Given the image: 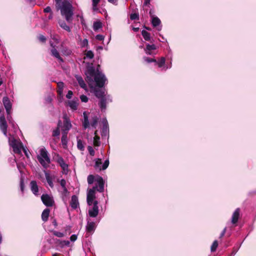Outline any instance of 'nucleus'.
<instances>
[{
  "label": "nucleus",
  "mask_w": 256,
  "mask_h": 256,
  "mask_svg": "<svg viewBox=\"0 0 256 256\" xmlns=\"http://www.w3.org/2000/svg\"><path fill=\"white\" fill-rule=\"evenodd\" d=\"M70 242L68 240H61V242L60 244V246L61 248H63L64 246H68Z\"/></svg>",
  "instance_id": "46"
},
{
  "label": "nucleus",
  "mask_w": 256,
  "mask_h": 256,
  "mask_svg": "<svg viewBox=\"0 0 256 256\" xmlns=\"http://www.w3.org/2000/svg\"><path fill=\"white\" fill-rule=\"evenodd\" d=\"M56 161L63 170H64L68 169V165L65 163L64 158L62 156H58Z\"/></svg>",
  "instance_id": "17"
},
{
  "label": "nucleus",
  "mask_w": 256,
  "mask_h": 256,
  "mask_svg": "<svg viewBox=\"0 0 256 256\" xmlns=\"http://www.w3.org/2000/svg\"><path fill=\"white\" fill-rule=\"evenodd\" d=\"M61 141L63 148H66L67 147V137L62 136Z\"/></svg>",
  "instance_id": "41"
},
{
  "label": "nucleus",
  "mask_w": 256,
  "mask_h": 256,
  "mask_svg": "<svg viewBox=\"0 0 256 256\" xmlns=\"http://www.w3.org/2000/svg\"><path fill=\"white\" fill-rule=\"evenodd\" d=\"M218 246V240H215L213 242L212 245L211 246V247H210L211 252H214L216 250Z\"/></svg>",
  "instance_id": "32"
},
{
  "label": "nucleus",
  "mask_w": 256,
  "mask_h": 256,
  "mask_svg": "<svg viewBox=\"0 0 256 256\" xmlns=\"http://www.w3.org/2000/svg\"><path fill=\"white\" fill-rule=\"evenodd\" d=\"M18 144L14 138H12V140L9 139V144L11 147L14 148Z\"/></svg>",
  "instance_id": "36"
},
{
  "label": "nucleus",
  "mask_w": 256,
  "mask_h": 256,
  "mask_svg": "<svg viewBox=\"0 0 256 256\" xmlns=\"http://www.w3.org/2000/svg\"><path fill=\"white\" fill-rule=\"evenodd\" d=\"M60 124H61V121L59 120L58 123V126H60ZM60 132L59 128L58 127L56 130H55L53 131L52 136H58L60 135Z\"/></svg>",
  "instance_id": "35"
},
{
  "label": "nucleus",
  "mask_w": 256,
  "mask_h": 256,
  "mask_svg": "<svg viewBox=\"0 0 256 256\" xmlns=\"http://www.w3.org/2000/svg\"><path fill=\"white\" fill-rule=\"evenodd\" d=\"M54 243L60 246V244L61 242V240L58 239V238H55V239H54Z\"/></svg>",
  "instance_id": "60"
},
{
  "label": "nucleus",
  "mask_w": 256,
  "mask_h": 256,
  "mask_svg": "<svg viewBox=\"0 0 256 256\" xmlns=\"http://www.w3.org/2000/svg\"><path fill=\"white\" fill-rule=\"evenodd\" d=\"M96 181L99 187V188L97 190L100 192H102L104 190V182L103 178L101 176H98Z\"/></svg>",
  "instance_id": "18"
},
{
  "label": "nucleus",
  "mask_w": 256,
  "mask_h": 256,
  "mask_svg": "<svg viewBox=\"0 0 256 256\" xmlns=\"http://www.w3.org/2000/svg\"><path fill=\"white\" fill-rule=\"evenodd\" d=\"M143 58L144 60V61L147 62L148 63H150V62H152L157 63L156 60L154 58H150L146 57V56L144 57Z\"/></svg>",
  "instance_id": "39"
},
{
  "label": "nucleus",
  "mask_w": 256,
  "mask_h": 256,
  "mask_svg": "<svg viewBox=\"0 0 256 256\" xmlns=\"http://www.w3.org/2000/svg\"><path fill=\"white\" fill-rule=\"evenodd\" d=\"M59 24H60V26L63 29H64V30H66L68 32L70 31V28L66 24L65 22H59Z\"/></svg>",
  "instance_id": "31"
},
{
  "label": "nucleus",
  "mask_w": 256,
  "mask_h": 256,
  "mask_svg": "<svg viewBox=\"0 0 256 256\" xmlns=\"http://www.w3.org/2000/svg\"><path fill=\"white\" fill-rule=\"evenodd\" d=\"M46 181H47L48 183V184L49 186L51 188H52L54 186V184L52 182V178L49 175V174H48L47 173L46 174Z\"/></svg>",
  "instance_id": "33"
},
{
  "label": "nucleus",
  "mask_w": 256,
  "mask_h": 256,
  "mask_svg": "<svg viewBox=\"0 0 256 256\" xmlns=\"http://www.w3.org/2000/svg\"><path fill=\"white\" fill-rule=\"evenodd\" d=\"M68 104L71 109L76 110L78 108V104L76 101L72 100L68 102Z\"/></svg>",
  "instance_id": "22"
},
{
  "label": "nucleus",
  "mask_w": 256,
  "mask_h": 256,
  "mask_svg": "<svg viewBox=\"0 0 256 256\" xmlns=\"http://www.w3.org/2000/svg\"><path fill=\"white\" fill-rule=\"evenodd\" d=\"M52 224L55 227H56L58 226V223L56 222V220L55 218H54L52 220Z\"/></svg>",
  "instance_id": "64"
},
{
  "label": "nucleus",
  "mask_w": 256,
  "mask_h": 256,
  "mask_svg": "<svg viewBox=\"0 0 256 256\" xmlns=\"http://www.w3.org/2000/svg\"><path fill=\"white\" fill-rule=\"evenodd\" d=\"M165 61H166L165 58L164 57H161L160 60L156 64H158V66L159 68H162L164 64Z\"/></svg>",
  "instance_id": "37"
},
{
  "label": "nucleus",
  "mask_w": 256,
  "mask_h": 256,
  "mask_svg": "<svg viewBox=\"0 0 256 256\" xmlns=\"http://www.w3.org/2000/svg\"><path fill=\"white\" fill-rule=\"evenodd\" d=\"M77 147L80 150L84 151V146L83 144L82 141L80 139L78 140Z\"/></svg>",
  "instance_id": "29"
},
{
  "label": "nucleus",
  "mask_w": 256,
  "mask_h": 256,
  "mask_svg": "<svg viewBox=\"0 0 256 256\" xmlns=\"http://www.w3.org/2000/svg\"><path fill=\"white\" fill-rule=\"evenodd\" d=\"M107 126H104L103 128H102V136L104 135V134H106V131H107Z\"/></svg>",
  "instance_id": "56"
},
{
  "label": "nucleus",
  "mask_w": 256,
  "mask_h": 256,
  "mask_svg": "<svg viewBox=\"0 0 256 256\" xmlns=\"http://www.w3.org/2000/svg\"><path fill=\"white\" fill-rule=\"evenodd\" d=\"M142 34L145 40L150 41V34L145 30L142 31Z\"/></svg>",
  "instance_id": "23"
},
{
  "label": "nucleus",
  "mask_w": 256,
  "mask_h": 256,
  "mask_svg": "<svg viewBox=\"0 0 256 256\" xmlns=\"http://www.w3.org/2000/svg\"><path fill=\"white\" fill-rule=\"evenodd\" d=\"M130 18L131 20H139V14L138 13L131 14Z\"/></svg>",
  "instance_id": "38"
},
{
  "label": "nucleus",
  "mask_w": 256,
  "mask_h": 256,
  "mask_svg": "<svg viewBox=\"0 0 256 256\" xmlns=\"http://www.w3.org/2000/svg\"><path fill=\"white\" fill-rule=\"evenodd\" d=\"M86 56L90 59L94 58V54L92 50H88L86 54Z\"/></svg>",
  "instance_id": "45"
},
{
  "label": "nucleus",
  "mask_w": 256,
  "mask_h": 256,
  "mask_svg": "<svg viewBox=\"0 0 256 256\" xmlns=\"http://www.w3.org/2000/svg\"><path fill=\"white\" fill-rule=\"evenodd\" d=\"M40 156H38V160L44 167L46 168L50 162L48 152L45 148H42L40 150Z\"/></svg>",
  "instance_id": "3"
},
{
  "label": "nucleus",
  "mask_w": 256,
  "mask_h": 256,
  "mask_svg": "<svg viewBox=\"0 0 256 256\" xmlns=\"http://www.w3.org/2000/svg\"><path fill=\"white\" fill-rule=\"evenodd\" d=\"M86 45H88V40L87 39H84L82 41V46H84Z\"/></svg>",
  "instance_id": "62"
},
{
  "label": "nucleus",
  "mask_w": 256,
  "mask_h": 256,
  "mask_svg": "<svg viewBox=\"0 0 256 256\" xmlns=\"http://www.w3.org/2000/svg\"><path fill=\"white\" fill-rule=\"evenodd\" d=\"M108 2L110 3H112L114 4L117 5L118 4V0H108Z\"/></svg>",
  "instance_id": "61"
},
{
  "label": "nucleus",
  "mask_w": 256,
  "mask_h": 256,
  "mask_svg": "<svg viewBox=\"0 0 256 256\" xmlns=\"http://www.w3.org/2000/svg\"><path fill=\"white\" fill-rule=\"evenodd\" d=\"M68 130H66V129L62 128V136L67 137V134Z\"/></svg>",
  "instance_id": "55"
},
{
  "label": "nucleus",
  "mask_w": 256,
  "mask_h": 256,
  "mask_svg": "<svg viewBox=\"0 0 256 256\" xmlns=\"http://www.w3.org/2000/svg\"><path fill=\"white\" fill-rule=\"evenodd\" d=\"M8 124L4 114L0 116V129L6 136H7Z\"/></svg>",
  "instance_id": "5"
},
{
  "label": "nucleus",
  "mask_w": 256,
  "mask_h": 256,
  "mask_svg": "<svg viewBox=\"0 0 256 256\" xmlns=\"http://www.w3.org/2000/svg\"><path fill=\"white\" fill-rule=\"evenodd\" d=\"M44 12H46V13H51L52 12V10H51V8L50 6H46L44 10Z\"/></svg>",
  "instance_id": "53"
},
{
  "label": "nucleus",
  "mask_w": 256,
  "mask_h": 256,
  "mask_svg": "<svg viewBox=\"0 0 256 256\" xmlns=\"http://www.w3.org/2000/svg\"><path fill=\"white\" fill-rule=\"evenodd\" d=\"M64 87V83L62 82H60L57 84V90H63Z\"/></svg>",
  "instance_id": "48"
},
{
  "label": "nucleus",
  "mask_w": 256,
  "mask_h": 256,
  "mask_svg": "<svg viewBox=\"0 0 256 256\" xmlns=\"http://www.w3.org/2000/svg\"><path fill=\"white\" fill-rule=\"evenodd\" d=\"M150 4V0H144V6H148Z\"/></svg>",
  "instance_id": "63"
},
{
  "label": "nucleus",
  "mask_w": 256,
  "mask_h": 256,
  "mask_svg": "<svg viewBox=\"0 0 256 256\" xmlns=\"http://www.w3.org/2000/svg\"><path fill=\"white\" fill-rule=\"evenodd\" d=\"M100 0H92V5L94 7H97L98 4L100 2Z\"/></svg>",
  "instance_id": "52"
},
{
  "label": "nucleus",
  "mask_w": 256,
  "mask_h": 256,
  "mask_svg": "<svg viewBox=\"0 0 256 256\" xmlns=\"http://www.w3.org/2000/svg\"><path fill=\"white\" fill-rule=\"evenodd\" d=\"M226 228H225L222 231V233L220 234V238H222L224 235L225 234H226Z\"/></svg>",
  "instance_id": "58"
},
{
  "label": "nucleus",
  "mask_w": 256,
  "mask_h": 256,
  "mask_svg": "<svg viewBox=\"0 0 256 256\" xmlns=\"http://www.w3.org/2000/svg\"><path fill=\"white\" fill-rule=\"evenodd\" d=\"M30 190L32 193L36 195H38V187L37 182L35 180H32L30 182Z\"/></svg>",
  "instance_id": "14"
},
{
  "label": "nucleus",
  "mask_w": 256,
  "mask_h": 256,
  "mask_svg": "<svg viewBox=\"0 0 256 256\" xmlns=\"http://www.w3.org/2000/svg\"><path fill=\"white\" fill-rule=\"evenodd\" d=\"M52 232L54 234V235L55 236H56L58 238H62L64 236V233L60 232L53 230V231H52Z\"/></svg>",
  "instance_id": "42"
},
{
  "label": "nucleus",
  "mask_w": 256,
  "mask_h": 256,
  "mask_svg": "<svg viewBox=\"0 0 256 256\" xmlns=\"http://www.w3.org/2000/svg\"><path fill=\"white\" fill-rule=\"evenodd\" d=\"M161 22L160 18L157 16L152 18V24L154 27H156L160 24Z\"/></svg>",
  "instance_id": "24"
},
{
  "label": "nucleus",
  "mask_w": 256,
  "mask_h": 256,
  "mask_svg": "<svg viewBox=\"0 0 256 256\" xmlns=\"http://www.w3.org/2000/svg\"><path fill=\"white\" fill-rule=\"evenodd\" d=\"M86 76V80L88 82H92V78L96 82V86L102 88L105 84L106 78L105 76L98 70L96 72L92 66H88L85 72Z\"/></svg>",
  "instance_id": "1"
},
{
  "label": "nucleus",
  "mask_w": 256,
  "mask_h": 256,
  "mask_svg": "<svg viewBox=\"0 0 256 256\" xmlns=\"http://www.w3.org/2000/svg\"><path fill=\"white\" fill-rule=\"evenodd\" d=\"M98 106L102 111H104L106 108V96L100 98Z\"/></svg>",
  "instance_id": "16"
},
{
  "label": "nucleus",
  "mask_w": 256,
  "mask_h": 256,
  "mask_svg": "<svg viewBox=\"0 0 256 256\" xmlns=\"http://www.w3.org/2000/svg\"><path fill=\"white\" fill-rule=\"evenodd\" d=\"M109 165V160H106L104 161V164H102V168H99V170H104L108 167Z\"/></svg>",
  "instance_id": "40"
},
{
  "label": "nucleus",
  "mask_w": 256,
  "mask_h": 256,
  "mask_svg": "<svg viewBox=\"0 0 256 256\" xmlns=\"http://www.w3.org/2000/svg\"><path fill=\"white\" fill-rule=\"evenodd\" d=\"M96 40L101 41V40H104V36L102 34H98L96 36Z\"/></svg>",
  "instance_id": "54"
},
{
  "label": "nucleus",
  "mask_w": 256,
  "mask_h": 256,
  "mask_svg": "<svg viewBox=\"0 0 256 256\" xmlns=\"http://www.w3.org/2000/svg\"><path fill=\"white\" fill-rule=\"evenodd\" d=\"M156 46L155 44H146V48H144V51L146 54L151 55L152 54V51L156 50Z\"/></svg>",
  "instance_id": "11"
},
{
  "label": "nucleus",
  "mask_w": 256,
  "mask_h": 256,
  "mask_svg": "<svg viewBox=\"0 0 256 256\" xmlns=\"http://www.w3.org/2000/svg\"><path fill=\"white\" fill-rule=\"evenodd\" d=\"M102 27V24L100 21L94 22L93 24V28L94 31L98 30Z\"/></svg>",
  "instance_id": "26"
},
{
  "label": "nucleus",
  "mask_w": 256,
  "mask_h": 256,
  "mask_svg": "<svg viewBox=\"0 0 256 256\" xmlns=\"http://www.w3.org/2000/svg\"><path fill=\"white\" fill-rule=\"evenodd\" d=\"M102 160L100 158H97L96 160L95 164H94V168L96 170L98 169L99 168H101L100 166L102 164Z\"/></svg>",
  "instance_id": "34"
},
{
  "label": "nucleus",
  "mask_w": 256,
  "mask_h": 256,
  "mask_svg": "<svg viewBox=\"0 0 256 256\" xmlns=\"http://www.w3.org/2000/svg\"><path fill=\"white\" fill-rule=\"evenodd\" d=\"M50 210L48 208H46L44 210L42 214V219L44 222L48 221L50 215Z\"/></svg>",
  "instance_id": "19"
},
{
  "label": "nucleus",
  "mask_w": 256,
  "mask_h": 256,
  "mask_svg": "<svg viewBox=\"0 0 256 256\" xmlns=\"http://www.w3.org/2000/svg\"><path fill=\"white\" fill-rule=\"evenodd\" d=\"M60 184L62 186V188H64L66 187V181L64 179H62L60 180Z\"/></svg>",
  "instance_id": "50"
},
{
  "label": "nucleus",
  "mask_w": 256,
  "mask_h": 256,
  "mask_svg": "<svg viewBox=\"0 0 256 256\" xmlns=\"http://www.w3.org/2000/svg\"><path fill=\"white\" fill-rule=\"evenodd\" d=\"M73 94V92L72 90H68V94L66 95V98L68 99H70Z\"/></svg>",
  "instance_id": "51"
},
{
  "label": "nucleus",
  "mask_w": 256,
  "mask_h": 256,
  "mask_svg": "<svg viewBox=\"0 0 256 256\" xmlns=\"http://www.w3.org/2000/svg\"><path fill=\"white\" fill-rule=\"evenodd\" d=\"M96 186L90 189L87 194V202L88 206H91L94 200L96 198L95 190Z\"/></svg>",
  "instance_id": "6"
},
{
  "label": "nucleus",
  "mask_w": 256,
  "mask_h": 256,
  "mask_svg": "<svg viewBox=\"0 0 256 256\" xmlns=\"http://www.w3.org/2000/svg\"><path fill=\"white\" fill-rule=\"evenodd\" d=\"M76 80L79 84V85L82 88H85L86 87V84L84 82V80H83V78H82V76H77L76 77Z\"/></svg>",
  "instance_id": "25"
},
{
  "label": "nucleus",
  "mask_w": 256,
  "mask_h": 256,
  "mask_svg": "<svg viewBox=\"0 0 256 256\" xmlns=\"http://www.w3.org/2000/svg\"><path fill=\"white\" fill-rule=\"evenodd\" d=\"M88 182L89 184H92L94 180V177L93 175L90 174L88 176Z\"/></svg>",
  "instance_id": "43"
},
{
  "label": "nucleus",
  "mask_w": 256,
  "mask_h": 256,
  "mask_svg": "<svg viewBox=\"0 0 256 256\" xmlns=\"http://www.w3.org/2000/svg\"><path fill=\"white\" fill-rule=\"evenodd\" d=\"M240 208H237L234 212L232 218V224H236L238 222V218H240Z\"/></svg>",
  "instance_id": "12"
},
{
  "label": "nucleus",
  "mask_w": 256,
  "mask_h": 256,
  "mask_svg": "<svg viewBox=\"0 0 256 256\" xmlns=\"http://www.w3.org/2000/svg\"><path fill=\"white\" fill-rule=\"evenodd\" d=\"M2 102L7 114H9L12 108V104L8 98L7 96L4 97L2 99Z\"/></svg>",
  "instance_id": "9"
},
{
  "label": "nucleus",
  "mask_w": 256,
  "mask_h": 256,
  "mask_svg": "<svg viewBox=\"0 0 256 256\" xmlns=\"http://www.w3.org/2000/svg\"><path fill=\"white\" fill-rule=\"evenodd\" d=\"M57 10H60L61 14L64 16L68 22L72 20L74 15L72 5L68 1H64L62 4L56 7Z\"/></svg>",
  "instance_id": "2"
},
{
  "label": "nucleus",
  "mask_w": 256,
  "mask_h": 256,
  "mask_svg": "<svg viewBox=\"0 0 256 256\" xmlns=\"http://www.w3.org/2000/svg\"><path fill=\"white\" fill-rule=\"evenodd\" d=\"M93 204H94L92 208L89 209L88 210V214L90 217L95 218L98 215V201H94Z\"/></svg>",
  "instance_id": "7"
},
{
  "label": "nucleus",
  "mask_w": 256,
  "mask_h": 256,
  "mask_svg": "<svg viewBox=\"0 0 256 256\" xmlns=\"http://www.w3.org/2000/svg\"><path fill=\"white\" fill-rule=\"evenodd\" d=\"M102 88H99L94 86L92 88L93 92L95 96L98 98H102L104 97V91L102 89Z\"/></svg>",
  "instance_id": "8"
},
{
  "label": "nucleus",
  "mask_w": 256,
  "mask_h": 256,
  "mask_svg": "<svg viewBox=\"0 0 256 256\" xmlns=\"http://www.w3.org/2000/svg\"><path fill=\"white\" fill-rule=\"evenodd\" d=\"M21 146L19 144L14 146L12 148L14 152L16 154H20L21 153Z\"/></svg>",
  "instance_id": "30"
},
{
  "label": "nucleus",
  "mask_w": 256,
  "mask_h": 256,
  "mask_svg": "<svg viewBox=\"0 0 256 256\" xmlns=\"http://www.w3.org/2000/svg\"><path fill=\"white\" fill-rule=\"evenodd\" d=\"M78 205L79 202L78 196L76 195H73L70 201V206L73 209H76Z\"/></svg>",
  "instance_id": "13"
},
{
  "label": "nucleus",
  "mask_w": 256,
  "mask_h": 256,
  "mask_svg": "<svg viewBox=\"0 0 256 256\" xmlns=\"http://www.w3.org/2000/svg\"><path fill=\"white\" fill-rule=\"evenodd\" d=\"M38 38L40 42H43V43L46 42V38L42 34H40L38 36Z\"/></svg>",
  "instance_id": "47"
},
{
  "label": "nucleus",
  "mask_w": 256,
  "mask_h": 256,
  "mask_svg": "<svg viewBox=\"0 0 256 256\" xmlns=\"http://www.w3.org/2000/svg\"><path fill=\"white\" fill-rule=\"evenodd\" d=\"M77 239V236L76 234H72L70 237V240L72 242H74Z\"/></svg>",
  "instance_id": "57"
},
{
  "label": "nucleus",
  "mask_w": 256,
  "mask_h": 256,
  "mask_svg": "<svg viewBox=\"0 0 256 256\" xmlns=\"http://www.w3.org/2000/svg\"><path fill=\"white\" fill-rule=\"evenodd\" d=\"M50 54L52 56L57 58L60 62H64V59L60 56L59 52L56 48L51 49Z\"/></svg>",
  "instance_id": "15"
},
{
  "label": "nucleus",
  "mask_w": 256,
  "mask_h": 256,
  "mask_svg": "<svg viewBox=\"0 0 256 256\" xmlns=\"http://www.w3.org/2000/svg\"><path fill=\"white\" fill-rule=\"evenodd\" d=\"M100 137L98 136H94V146H99L100 144Z\"/></svg>",
  "instance_id": "28"
},
{
  "label": "nucleus",
  "mask_w": 256,
  "mask_h": 256,
  "mask_svg": "<svg viewBox=\"0 0 256 256\" xmlns=\"http://www.w3.org/2000/svg\"><path fill=\"white\" fill-rule=\"evenodd\" d=\"M98 121V118L96 116L92 117L90 122L92 126L94 128H96Z\"/></svg>",
  "instance_id": "27"
},
{
  "label": "nucleus",
  "mask_w": 256,
  "mask_h": 256,
  "mask_svg": "<svg viewBox=\"0 0 256 256\" xmlns=\"http://www.w3.org/2000/svg\"><path fill=\"white\" fill-rule=\"evenodd\" d=\"M80 99L82 102H88V98L85 96V95H81L80 96Z\"/></svg>",
  "instance_id": "49"
},
{
  "label": "nucleus",
  "mask_w": 256,
  "mask_h": 256,
  "mask_svg": "<svg viewBox=\"0 0 256 256\" xmlns=\"http://www.w3.org/2000/svg\"><path fill=\"white\" fill-rule=\"evenodd\" d=\"M64 119V126L63 128L66 129V130H70L72 128V124L69 118L68 117L66 114H64L63 116Z\"/></svg>",
  "instance_id": "10"
},
{
  "label": "nucleus",
  "mask_w": 256,
  "mask_h": 256,
  "mask_svg": "<svg viewBox=\"0 0 256 256\" xmlns=\"http://www.w3.org/2000/svg\"><path fill=\"white\" fill-rule=\"evenodd\" d=\"M84 116V121L82 122V126L84 128L86 129L89 127L90 123L88 121V118L86 112H83Z\"/></svg>",
  "instance_id": "20"
},
{
  "label": "nucleus",
  "mask_w": 256,
  "mask_h": 256,
  "mask_svg": "<svg viewBox=\"0 0 256 256\" xmlns=\"http://www.w3.org/2000/svg\"><path fill=\"white\" fill-rule=\"evenodd\" d=\"M54 1L56 2V8L58 7V6H60V5L62 4H61L62 0H54Z\"/></svg>",
  "instance_id": "59"
},
{
  "label": "nucleus",
  "mask_w": 256,
  "mask_h": 256,
  "mask_svg": "<svg viewBox=\"0 0 256 256\" xmlns=\"http://www.w3.org/2000/svg\"><path fill=\"white\" fill-rule=\"evenodd\" d=\"M41 200L43 204L48 207L52 206L54 203L53 198L48 194H43L41 196Z\"/></svg>",
  "instance_id": "4"
},
{
  "label": "nucleus",
  "mask_w": 256,
  "mask_h": 256,
  "mask_svg": "<svg viewBox=\"0 0 256 256\" xmlns=\"http://www.w3.org/2000/svg\"><path fill=\"white\" fill-rule=\"evenodd\" d=\"M95 224L94 222L88 221L86 228L88 232H90L94 230Z\"/></svg>",
  "instance_id": "21"
},
{
  "label": "nucleus",
  "mask_w": 256,
  "mask_h": 256,
  "mask_svg": "<svg viewBox=\"0 0 256 256\" xmlns=\"http://www.w3.org/2000/svg\"><path fill=\"white\" fill-rule=\"evenodd\" d=\"M88 150L89 152V154L92 156H94L95 154L94 150L92 146H88Z\"/></svg>",
  "instance_id": "44"
}]
</instances>
